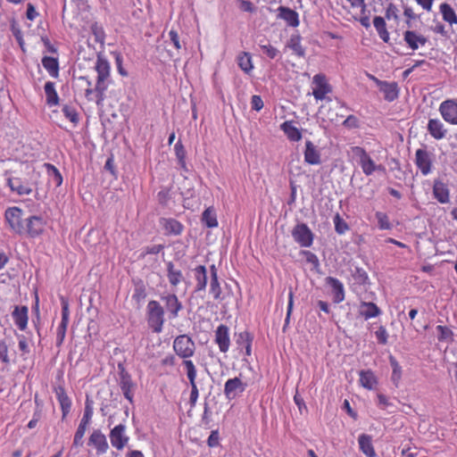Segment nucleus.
<instances>
[{
  "label": "nucleus",
  "instance_id": "nucleus-54",
  "mask_svg": "<svg viewBox=\"0 0 457 457\" xmlns=\"http://www.w3.org/2000/svg\"><path fill=\"white\" fill-rule=\"evenodd\" d=\"M67 327H68V323L61 322L59 324V326L57 328V333H56L57 334V336H56L57 345L62 344L64 337H65Z\"/></svg>",
  "mask_w": 457,
  "mask_h": 457
},
{
  "label": "nucleus",
  "instance_id": "nucleus-52",
  "mask_svg": "<svg viewBox=\"0 0 457 457\" xmlns=\"http://www.w3.org/2000/svg\"><path fill=\"white\" fill-rule=\"evenodd\" d=\"M261 49L262 50L263 54H265L269 58L274 59L278 54V50L272 46L271 45H260Z\"/></svg>",
  "mask_w": 457,
  "mask_h": 457
},
{
  "label": "nucleus",
  "instance_id": "nucleus-22",
  "mask_svg": "<svg viewBox=\"0 0 457 457\" xmlns=\"http://www.w3.org/2000/svg\"><path fill=\"white\" fill-rule=\"evenodd\" d=\"M325 281L326 285L331 288L334 303H342L345 300V287L343 283L334 277H327Z\"/></svg>",
  "mask_w": 457,
  "mask_h": 457
},
{
  "label": "nucleus",
  "instance_id": "nucleus-38",
  "mask_svg": "<svg viewBox=\"0 0 457 457\" xmlns=\"http://www.w3.org/2000/svg\"><path fill=\"white\" fill-rule=\"evenodd\" d=\"M373 25L379 36V37L386 43L389 41V33L386 29L385 19L381 16H375L373 19Z\"/></svg>",
  "mask_w": 457,
  "mask_h": 457
},
{
  "label": "nucleus",
  "instance_id": "nucleus-28",
  "mask_svg": "<svg viewBox=\"0 0 457 457\" xmlns=\"http://www.w3.org/2000/svg\"><path fill=\"white\" fill-rule=\"evenodd\" d=\"M194 276L195 279V291H204L207 286V270L205 266L199 265L194 269Z\"/></svg>",
  "mask_w": 457,
  "mask_h": 457
},
{
  "label": "nucleus",
  "instance_id": "nucleus-63",
  "mask_svg": "<svg viewBox=\"0 0 457 457\" xmlns=\"http://www.w3.org/2000/svg\"><path fill=\"white\" fill-rule=\"evenodd\" d=\"M114 56H115V62H116V65H117V69H118V71L119 73L121 75V76H127L128 75V72L123 69L122 67V62H123V59H122V56L119 53H115L114 54Z\"/></svg>",
  "mask_w": 457,
  "mask_h": 457
},
{
  "label": "nucleus",
  "instance_id": "nucleus-27",
  "mask_svg": "<svg viewBox=\"0 0 457 457\" xmlns=\"http://www.w3.org/2000/svg\"><path fill=\"white\" fill-rule=\"evenodd\" d=\"M12 318L19 329L25 330L28 325V308L16 306L12 312Z\"/></svg>",
  "mask_w": 457,
  "mask_h": 457
},
{
  "label": "nucleus",
  "instance_id": "nucleus-42",
  "mask_svg": "<svg viewBox=\"0 0 457 457\" xmlns=\"http://www.w3.org/2000/svg\"><path fill=\"white\" fill-rule=\"evenodd\" d=\"M45 167L50 181L54 183L55 187H60L62 183V177L58 169L51 163H45Z\"/></svg>",
  "mask_w": 457,
  "mask_h": 457
},
{
  "label": "nucleus",
  "instance_id": "nucleus-53",
  "mask_svg": "<svg viewBox=\"0 0 457 457\" xmlns=\"http://www.w3.org/2000/svg\"><path fill=\"white\" fill-rule=\"evenodd\" d=\"M8 352L9 351L6 343L0 339V360L3 363L7 364L10 362Z\"/></svg>",
  "mask_w": 457,
  "mask_h": 457
},
{
  "label": "nucleus",
  "instance_id": "nucleus-19",
  "mask_svg": "<svg viewBox=\"0 0 457 457\" xmlns=\"http://www.w3.org/2000/svg\"><path fill=\"white\" fill-rule=\"evenodd\" d=\"M427 130L436 140L444 139L448 133V129L445 128V124L437 118L428 120Z\"/></svg>",
  "mask_w": 457,
  "mask_h": 457
},
{
  "label": "nucleus",
  "instance_id": "nucleus-9",
  "mask_svg": "<svg viewBox=\"0 0 457 457\" xmlns=\"http://www.w3.org/2000/svg\"><path fill=\"white\" fill-rule=\"evenodd\" d=\"M247 383L239 377L229 378L224 385V395L227 400H234L245 391Z\"/></svg>",
  "mask_w": 457,
  "mask_h": 457
},
{
  "label": "nucleus",
  "instance_id": "nucleus-58",
  "mask_svg": "<svg viewBox=\"0 0 457 457\" xmlns=\"http://www.w3.org/2000/svg\"><path fill=\"white\" fill-rule=\"evenodd\" d=\"M263 101L260 96L254 95L251 98V107L254 111H261L263 108Z\"/></svg>",
  "mask_w": 457,
  "mask_h": 457
},
{
  "label": "nucleus",
  "instance_id": "nucleus-48",
  "mask_svg": "<svg viewBox=\"0 0 457 457\" xmlns=\"http://www.w3.org/2000/svg\"><path fill=\"white\" fill-rule=\"evenodd\" d=\"M221 287L218 278L211 279L210 282V294L212 295L214 299H220L221 295Z\"/></svg>",
  "mask_w": 457,
  "mask_h": 457
},
{
  "label": "nucleus",
  "instance_id": "nucleus-4",
  "mask_svg": "<svg viewBox=\"0 0 457 457\" xmlns=\"http://www.w3.org/2000/svg\"><path fill=\"white\" fill-rule=\"evenodd\" d=\"M173 350L184 361H190L195 351V342L187 335H179L173 341Z\"/></svg>",
  "mask_w": 457,
  "mask_h": 457
},
{
  "label": "nucleus",
  "instance_id": "nucleus-29",
  "mask_svg": "<svg viewBox=\"0 0 457 457\" xmlns=\"http://www.w3.org/2000/svg\"><path fill=\"white\" fill-rule=\"evenodd\" d=\"M360 450L367 457H375L376 453L372 445V437L367 434H361L358 437Z\"/></svg>",
  "mask_w": 457,
  "mask_h": 457
},
{
  "label": "nucleus",
  "instance_id": "nucleus-26",
  "mask_svg": "<svg viewBox=\"0 0 457 457\" xmlns=\"http://www.w3.org/2000/svg\"><path fill=\"white\" fill-rule=\"evenodd\" d=\"M278 17L284 20L288 26L297 27L299 25L298 13L288 7L279 6L278 8Z\"/></svg>",
  "mask_w": 457,
  "mask_h": 457
},
{
  "label": "nucleus",
  "instance_id": "nucleus-46",
  "mask_svg": "<svg viewBox=\"0 0 457 457\" xmlns=\"http://www.w3.org/2000/svg\"><path fill=\"white\" fill-rule=\"evenodd\" d=\"M375 216L378 220V228L380 229H391L392 228V225H391L389 219L386 213L381 212H377Z\"/></svg>",
  "mask_w": 457,
  "mask_h": 457
},
{
  "label": "nucleus",
  "instance_id": "nucleus-47",
  "mask_svg": "<svg viewBox=\"0 0 457 457\" xmlns=\"http://www.w3.org/2000/svg\"><path fill=\"white\" fill-rule=\"evenodd\" d=\"M436 330L439 332L438 339L440 341H443V340H452L453 331L449 328H447L445 326L438 325L436 327Z\"/></svg>",
  "mask_w": 457,
  "mask_h": 457
},
{
  "label": "nucleus",
  "instance_id": "nucleus-17",
  "mask_svg": "<svg viewBox=\"0 0 457 457\" xmlns=\"http://www.w3.org/2000/svg\"><path fill=\"white\" fill-rule=\"evenodd\" d=\"M433 196L442 204L450 202V190L446 183L440 179H436L433 182L432 188Z\"/></svg>",
  "mask_w": 457,
  "mask_h": 457
},
{
  "label": "nucleus",
  "instance_id": "nucleus-11",
  "mask_svg": "<svg viewBox=\"0 0 457 457\" xmlns=\"http://www.w3.org/2000/svg\"><path fill=\"white\" fill-rule=\"evenodd\" d=\"M182 364L186 369L187 377L189 380V384L191 386L189 403L191 407H194L196 404V402L199 397V391L195 382L196 369L192 361H183Z\"/></svg>",
  "mask_w": 457,
  "mask_h": 457
},
{
  "label": "nucleus",
  "instance_id": "nucleus-37",
  "mask_svg": "<svg viewBox=\"0 0 457 457\" xmlns=\"http://www.w3.org/2000/svg\"><path fill=\"white\" fill-rule=\"evenodd\" d=\"M56 395L62 412V419H64L70 413L71 401L63 388H60L59 391H57Z\"/></svg>",
  "mask_w": 457,
  "mask_h": 457
},
{
  "label": "nucleus",
  "instance_id": "nucleus-55",
  "mask_svg": "<svg viewBox=\"0 0 457 457\" xmlns=\"http://www.w3.org/2000/svg\"><path fill=\"white\" fill-rule=\"evenodd\" d=\"M375 335L378 343L382 345H386L387 343L388 334L383 326L378 328V329L375 332Z\"/></svg>",
  "mask_w": 457,
  "mask_h": 457
},
{
  "label": "nucleus",
  "instance_id": "nucleus-61",
  "mask_svg": "<svg viewBox=\"0 0 457 457\" xmlns=\"http://www.w3.org/2000/svg\"><path fill=\"white\" fill-rule=\"evenodd\" d=\"M169 38H170V43L174 46V47L177 50H179L181 48V45H180V41H179V35H178L176 30L170 29L169 31Z\"/></svg>",
  "mask_w": 457,
  "mask_h": 457
},
{
  "label": "nucleus",
  "instance_id": "nucleus-14",
  "mask_svg": "<svg viewBox=\"0 0 457 457\" xmlns=\"http://www.w3.org/2000/svg\"><path fill=\"white\" fill-rule=\"evenodd\" d=\"M415 164L423 176L432 172L433 155L425 149H417L415 152Z\"/></svg>",
  "mask_w": 457,
  "mask_h": 457
},
{
  "label": "nucleus",
  "instance_id": "nucleus-24",
  "mask_svg": "<svg viewBox=\"0 0 457 457\" xmlns=\"http://www.w3.org/2000/svg\"><path fill=\"white\" fill-rule=\"evenodd\" d=\"M7 185L12 192L19 195H28L32 193L29 183L23 182L20 178H7Z\"/></svg>",
  "mask_w": 457,
  "mask_h": 457
},
{
  "label": "nucleus",
  "instance_id": "nucleus-35",
  "mask_svg": "<svg viewBox=\"0 0 457 457\" xmlns=\"http://www.w3.org/2000/svg\"><path fill=\"white\" fill-rule=\"evenodd\" d=\"M46 104L49 106H56L59 104V96L55 89V85L52 81H47L44 87Z\"/></svg>",
  "mask_w": 457,
  "mask_h": 457
},
{
  "label": "nucleus",
  "instance_id": "nucleus-33",
  "mask_svg": "<svg viewBox=\"0 0 457 457\" xmlns=\"http://www.w3.org/2000/svg\"><path fill=\"white\" fill-rule=\"evenodd\" d=\"M42 65L46 70L48 74L56 79L59 76V62L55 57L44 56L42 58Z\"/></svg>",
  "mask_w": 457,
  "mask_h": 457
},
{
  "label": "nucleus",
  "instance_id": "nucleus-8",
  "mask_svg": "<svg viewBox=\"0 0 457 457\" xmlns=\"http://www.w3.org/2000/svg\"><path fill=\"white\" fill-rule=\"evenodd\" d=\"M110 63L109 62L102 57L98 56L96 62V71L97 72V80L96 84V90L103 94L106 90L105 80L110 76Z\"/></svg>",
  "mask_w": 457,
  "mask_h": 457
},
{
  "label": "nucleus",
  "instance_id": "nucleus-57",
  "mask_svg": "<svg viewBox=\"0 0 457 457\" xmlns=\"http://www.w3.org/2000/svg\"><path fill=\"white\" fill-rule=\"evenodd\" d=\"M243 337L245 338V354L249 356L252 353V337L248 332L244 331L240 333V338Z\"/></svg>",
  "mask_w": 457,
  "mask_h": 457
},
{
  "label": "nucleus",
  "instance_id": "nucleus-7",
  "mask_svg": "<svg viewBox=\"0 0 457 457\" xmlns=\"http://www.w3.org/2000/svg\"><path fill=\"white\" fill-rule=\"evenodd\" d=\"M23 212L21 208L13 206L6 209L4 218L10 228L17 234H24L25 227L22 224Z\"/></svg>",
  "mask_w": 457,
  "mask_h": 457
},
{
  "label": "nucleus",
  "instance_id": "nucleus-25",
  "mask_svg": "<svg viewBox=\"0 0 457 457\" xmlns=\"http://www.w3.org/2000/svg\"><path fill=\"white\" fill-rule=\"evenodd\" d=\"M160 225L164 229L166 235H180L183 231V225L177 220L172 218L160 219Z\"/></svg>",
  "mask_w": 457,
  "mask_h": 457
},
{
  "label": "nucleus",
  "instance_id": "nucleus-44",
  "mask_svg": "<svg viewBox=\"0 0 457 457\" xmlns=\"http://www.w3.org/2000/svg\"><path fill=\"white\" fill-rule=\"evenodd\" d=\"M202 220L208 228H216L218 226L216 214L211 208H207L203 212Z\"/></svg>",
  "mask_w": 457,
  "mask_h": 457
},
{
  "label": "nucleus",
  "instance_id": "nucleus-64",
  "mask_svg": "<svg viewBox=\"0 0 457 457\" xmlns=\"http://www.w3.org/2000/svg\"><path fill=\"white\" fill-rule=\"evenodd\" d=\"M343 125L346 128H357L359 125L358 119L353 115H349L343 122Z\"/></svg>",
  "mask_w": 457,
  "mask_h": 457
},
{
  "label": "nucleus",
  "instance_id": "nucleus-49",
  "mask_svg": "<svg viewBox=\"0 0 457 457\" xmlns=\"http://www.w3.org/2000/svg\"><path fill=\"white\" fill-rule=\"evenodd\" d=\"M17 338L20 351L22 353L23 355L29 354L30 349L26 337L24 335H17Z\"/></svg>",
  "mask_w": 457,
  "mask_h": 457
},
{
  "label": "nucleus",
  "instance_id": "nucleus-3",
  "mask_svg": "<svg viewBox=\"0 0 457 457\" xmlns=\"http://www.w3.org/2000/svg\"><path fill=\"white\" fill-rule=\"evenodd\" d=\"M94 413L93 402L87 397L85 402V408L83 417L79 424L75 432L73 445L75 446H81L83 444V437L87 426L90 424Z\"/></svg>",
  "mask_w": 457,
  "mask_h": 457
},
{
  "label": "nucleus",
  "instance_id": "nucleus-30",
  "mask_svg": "<svg viewBox=\"0 0 457 457\" xmlns=\"http://www.w3.org/2000/svg\"><path fill=\"white\" fill-rule=\"evenodd\" d=\"M439 12L443 20L450 26L457 25V14L453 8L447 3L439 5Z\"/></svg>",
  "mask_w": 457,
  "mask_h": 457
},
{
  "label": "nucleus",
  "instance_id": "nucleus-31",
  "mask_svg": "<svg viewBox=\"0 0 457 457\" xmlns=\"http://www.w3.org/2000/svg\"><path fill=\"white\" fill-rule=\"evenodd\" d=\"M380 313V309L374 303L362 302L360 305V314L364 317L365 320L378 317Z\"/></svg>",
  "mask_w": 457,
  "mask_h": 457
},
{
  "label": "nucleus",
  "instance_id": "nucleus-15",
  "mask_svg": "<svg viewBox=\"0 0 457 457\" xmlns=\"http://www.w3.org/2000/svg\"><path fill=\"white\" fill-rule=\"evenodd\" d=\"M87 444L96 450L97 455H104L109 450L107 437L100 429H94L92 431Z\"/></svg>",
  "mask_w": 457,
  "mask_h": 457
},
{
  "label": "nucleus",
  "instance_id": "nucleus-50",
  "mask_svg": "<svg viewBox=\"0 0 457 457\" xmlns=\"http://www.w3.org/2000/svg\"><path fill=\"white\" fill-rule=\"evenodd\" d=\"M62 111L64 116L71 122L77 123L79 121L78 113L73 108L65 105Z\"/></svg>",
  "mask_w": 457,
  "mask_h": 457
},
{
  "label": "nucleus",
  "instance_id": "nucleus-21",
  "mask_svg": "<svg viewBox=\"0 0 457 457\" xmlns=\"http://www.w3.org/2000/svg\"><path fill=\"white\" fill-rule=\"evenodd\" d=\"M215 343L221 353H227L230 346L229 329L226 325L220 324L215 331Z\"/></svg>",
  "mask_w": 457,
  "mask_h": 457
},
{
  "label": "nucleus",
  "instance_id": "nucleus-32",
  "mask_svg": "<svg viewBox=\"0 0 457 457\" xmlns=\"http://www.w3.org/2000/svg\"><path fill=\"white\" fill-rule=\"evenodd\" d=\"M281 130L287 135L291 141L297 142L302 138L301 131L294 126L292 121H285L280 125Z\"/></svg>",
  "mask_w": 457,
  "mask_h": 457
},
{
  "label": "nucleus",
  "instance_id": "nucleus-2",
  "mask_svg": "<svg viewBox=\"0 0 457 457\" xmlns=\"http://www.w3.org/2000/svg\"><path fill=\"white\" fill-rule=\"evenodd\" d=\"M147 322L155 333H161L164 323V310L160 303L151 300L146 306Z\"/></svg>",
  "mask_w": 457,
  "mask_h": 457
},
{
  "label": "nucleus",
  "instance_id": "nucleus-60",
  "mask_svg": "<svg viewBox=\"0 0 457 457\" xmlns=\"http://www.w3.org/2000/svg\"><path fill=\"white\" fill-rule=\"evenodd\" d=\"M69 317H70V311H69L68 302L64 299H62V320H61V322L69 324Z\"/></svg>",
  "mask_w": 457,
  "mask_h": 457
},
{
  "label": "nucleus",
  "instance_id": "nucleus-51",
  "mask_svg": "<svg viewBox=\"0 0 457 457\" xmlns=\"http://www.w3.org/2000/svg\"><path fill=\"white\" fill-rule=\"evenodd\" d=\"M91 30L95 36L96 41L98 43H104L105 35L103 28L97 24H94L91 27Z\"/></svg>",
  "mask_w": 457,
  "mask_h": 457
},
{
  "label": "nucleus",
  "instance_id": "nucleus-6",
  "mask_svg": "<svg viewBox=\"0 0 457 457\" xmlns=\"http://www.w3.org/2000/svg\"><path fill=\"white\" fill-rule=\"evenodd\" d=\"M127 427L125 424H118L110 430L109 438L111 445L118 451L123 450L129 441L127 435Z\"/></svg>",
  "mask_w": 457,
  "mask_h": 457
},
{
  "label": "nucleus",
  "instance_id": "nucleus-56",
  "mask_svg": "<svg viewBox=\"0 0 457 457\" xmlns=\"http://www.w3.org/2000/svg\"><path fill=\"white\" fill-rule=\"evenodd\" d=\"M386 18L387 20H396L398 18V8L394 4H389L386 7Z\"/></svg>",
  "mask_w": 457,
  "mask_h": 457
},
{
  "label": "nucleus",
  "instance_id": "nucleus-18",
  "mask_svg": "<svg viewBox=\"0 0 457 457\" xmlns=\"http://www.w3.org/2000/svg\"><path fill=\"white\" fill-rule=\"evenodd\" d=\"M303 158L304 162L309 165H320L321 163L320 149L311 140L305 141Z\"/></svg>",
  "mask_w": 457,
  "mask_h": 457
},
{
  "label": "nucleus",
  "instance_id": "nucleus-45",
  "mask_svg": "<svg viewBox=\"0 0 457 457\" xmlns=\"http://www.w3.org/2000/svg\"><path fill=\"white\" fill-rule=\"evenodd\" d=\"M333 222L335 225V230L338 234H344L349 228L347 223L344 220V219L338 213L335 215V217L333 219Z\"/></svg>",
  "mask_w": 457,
  "mask_h": 457
},
{
  "label": "nucleus",
  "instance_id": "nucleus-12",
  "mask_svg": "<svg viewBox=\"0 0 457 457\" xmlns=\"http://www.w3.org/2000/svg\"><path fill=\"white\" fill-rule=\"evenodd\" d=\"M292 236L302 247H310L313 243V233L304 223L297 224L292 231Z\"/></svg>",
  "mask_w": 457,
  "mask_h": 457
},
{
  "label": "nucleus",
  "instance_id": "nucleus-41",
  "mask_svg": "<svg viewBox=\"0 0 457 457\" xmlns=\"http://www.w3.org/2000/svg\"><path fill=\"white\" fill-rule=\"evenodd\" d=\"M287 46L300 57H303L305 54L304 48L301 45V37L297 34L291 36Z\"/></svg>",
  "mask_w": 457,
  "mask_h": 457
},
{
  "label": "nucleus",
  "instance_id": "nucleus-1",
  "mask_svg": "<svg viewBox=\"0 0 457 457\" xmlns=\"http://www.w3.org/2000/svg\"><path fill=\"white\" fill-rule=\"evenodd\" d=\"M353 159L361 166L364 175L371 176L375 172H386V168L382 164H377L369 153L361 146H353L350 150Z\"/></svg>",
  "mask_w": 457,
  "mask_h": 457
},
{
  "label": "nucleus",
  "instance_id": "nucleus-59",
  "mask_svg": "<svg viewBox=\"0 0 457 457\" xmlns=\"http://www.w3.org/2000/svg\"><path fill=\"white\" fill-rule=\"evenodd\" d=\"M303 254L306 258V262L312 264L315 268L320 266V262L317 255L310 251H303Z\"/></svg>",
  "mask_w": 457,
  "mask_h": 457
},
{
  "label": "nucleus",
  "instance_id": "nucleus-16",
  "mask_svg": "<svg viewBox=\"0 0 457 457\" xmlns=\"http://www.w3.org/2000/svg\"><path fill=\"white\" fill-rule=\"evenodd\" d=\"M46 222L40 216H30L26 220L25 232L29 237L40 236L45 228Z\"/></svg>",
  "mask_w": 457,
  "mask_h": 457
},
{
  "label": "nucleus",
  "instance_id": "nucleus-20",
  "mask_svg": "<svg viewBox=\"0 0 457 457\" xmlns=\"http://www.w3.org/2000/svg\"><path fill=\"white\" fill-rule=\"evenodd\" d=\"M161 300L164 303L166 310L170 312V317L175 319L179 312L182 310V303L179 301L175 294H162Z\"/></svg>",
  "mask_w": 457,
  "mask_h": 457
},
{
  "label": "nucleus",
  "instance_id": "nucleus-43",
  "mask_svg": "<svg viewBox=\"0 0 457 457\" xmlns=\"http://www.w3.org/2000/svg\"><path fill=\"white\" fill-rule=\"evenodd\" d=\"M237 63L240 69L244 71L245 73H249L253 69L252 57L250 54L246 52H244L238 55Z\"/></svg>",
  "mask_w": 457,
  "mask_h": 457
},
{
  "label": "nucleus",
  "instance_id": "nucleus-62",
  "mask_svg": "<svg viewBox=\"0 0 457 457\" xmlns=\"http://www.w3.org/2000/svg\"><path fill=\"white\" fill-rule=\"evenodd\" d=\"M377 398H378V406L382 410H386L389 406L392 405V403L389 402L388 398L383 394H378Z\"/></svg>",
  "mask_w": 457,
  "mask_h": 457
},
{
  "label": "nucleus",
  "instance_id": "nucleus-40",
  "mask_svg": "<svg viewBox=\"0 0 457 457\" xmlns=\"http://www.w3.org/2000/svg\"><path fill=\"white\" fill-rule=\"evenodd\" d=\"M120 389L123 393L124 397L130 403L133 401V383L131 378L128 375H122L120 378Z\"/></svg>",
  "mask_w": 457,
  "mask_h": 457
},
{
  "label": "nucleus",
  "instance_id": "nucleus-13",
  "mask_svg": "<svg viewBox=\"0 0 457 457\" xmlns=\"http://www.w3.org/2000/svg\"><path fill=\"white\" fill-rule=\"evenodd\" d=\"M312 85V96L316 100H324L326 95L332 91V87L328 82L326 76L322 73L314 75Z\"/></svg>",
  "mask_w": 457,
  "mask_h": 457
},
{
  "label": "nucleus",
  "instance_id": "nucleus-39",
  "mask_svg": "<svg viewBox=\"0 0 457 457\" xmlns=\"http://www.w3.org/2000/svg\"><path fill=\"white\" fill-rule=\"evenodd\" d=\"M389 363L392 368L391 381L398 387L402 379V367L393 355L389 356Z\"/></svg>",
  "mask_w": 457,
  "mask_h": 457
},
{
  "label": "nucleus",
  "instance_id": "nucleus-10",
  "mask_svg": "<svg viewBox=\"0 0 457 457\" xmlns=\"http://www.w3.org/2000/svg\"><path fill=\"white\" fill-rule=\"evenodd\" d=\"M438 112L450 125H457V99H446L439 104Z\"/></svg>",
  "mask_w": 457,
  "mask_h": 457
},
{
  "label": "nucleus",
  "instance_id": "nucleus-23",
  "mask_svg": "<svg viewBox=\"0 0 457 457\" xmlns=\"http://www.w3.org/2000/svg\"><path fill=\"white\" fill-rule=\"evenodd\" d=\"M403 39L408 46L413 51L417 50L420 46H425L428 42L426 37L418 34L413 30H406L403 33Z\"/></svg>",
  "mask_w": 457,
  "mask_h": 457
},
{
  "label": "nucleus",
  "instance_id": "nucleus-34",
  "mask_svg": "<svg viewBox=\"0 0 457 457\" xmlns=\"http://www.w3.org/2000/svg\"><path fill=\"white\" fill-rule=\"evenodd\" d=\"M359 376L361 385L366 389L371 390L378 384L375 374L370 370H361Z\"/></svg>",
  "mask_w": 457,
  "mask_h": 457
},
{
  "label": "nucleus",
  "instance_id": "nucleus-5",
  "mask_svg": "<svg viewBox=\"0 0 457 457\" xmlns=\"http://www.w3.org/2000/svg\"><path fill=\"white\" fill-rule=\"evenodd\" d=\"M368 78L379 88L386 101L393 102L399 97L400 88L396 82L380 80L372 74H368Z\"/></svg>",
  "mask_w": 457,
  "mask_h": 457
},
{
  "label": "nucleus",
  "instance_id": "nucleus-36",
  "mask_svg": "<svg viewBox=\"0 0 457 457\" xmlns=\"http://www.w3.org/2000/svg\"><path fill=\"white\" fill-rule=\"evenodd\" d=\"M167 278L170 284L173 287L178 286L183 280V274L180 270L175 269L171 262L167 263Z\"/></svg>",
  "mask_w": 457,
  "mask_h": 457
}]
</instances>
